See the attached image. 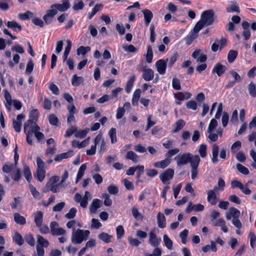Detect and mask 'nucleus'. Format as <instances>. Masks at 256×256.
Returning a JSON list of instances; mask_svg holds the SVG:
<instances>
[{"mask_svg": "<svg viewBox=\"0 0 256 256\" xmlns=\"http://www.w3.org/2000/svg\"><path fill=\"white\" fill-rule=\"evenodd\" d=\"M216 19L214 12L212 10L203 12L200 16V20L195 25L197 30H200L204 26L212 25Z\"/></svg>", "mask_w": 256, "mask_h": 256, "instance_id": "nucleus-1", "label": "nucleus"}, {"mask_svg": "<svg viewBox=\"0 0 256 256\" xmlns=\"http://www.w3.org/2000/svg\"><path fill=\"white\" fill-rule=\"evenodd\" d=\"M90 232L88 230L73 228L71 240L74 244H80L88 240Z\"/></svg>", "mask_w": 256, "mask_h": 256, "instance_id": "nucleus-2", "label": "nucleus"}, {"mask_svg": "<svg viewBox=\"0 0 256 256\" xmlns=\"http://www.w3.org/2000/svg\"><path fill=\"white\" fill-rule=\"evenodd\" d=\"M200 158L198 155H193L190 152H185L182 154H178L174 159L176 160V164L178 166L185 165L188 162L191 163L194 159L198 160Z\"/></svg>", "mask_w": 256, "mask_h": 256, "instance_id": "nucleus-3", "label": "nucleus"}, {"mask_svg": "<svg viewBox=\"0 0 256 256\" xmlns=\"http://www.w3.org/2000/svg\"><path fill=\"white\" fill-rule=\"evenodd\" d=\"M174 174V170L172 168H169L160 174L159 178L164 184H169L168 182L173 178Z\"/></svg>", "mask_w": 256, "mask_h": 256, "instance_id": "nucleus-4", "label": "nucleus"}, {"mask_svg": "<svg viewBox=\"0 0 256 256\" xmlns=\"http://www.w3.org/2000/svg\"><path fill=\"white\" fill-rule=\"evenodd\" d=\"M218 190V186H214L212 190H209L208 192V202L212 206L216 204L219 200L216 194V192Z\"/></svg>", "mask_w": 256, "mask_h": 256, "instance_id": "nucleus-5", "label": "nucleus"}, {"mask_svg": "<svg viewBox=\"0 0 256 256\" xmlns=\"http://www.w3.org/2000/svg\"><path fill=\"white\" fill-rule=\"evenodd\" d=\"M148 243L149 244L154 247L156 248L160 244L162 240L160 237H158L154 230H151L148 234Z\"/></svg>", "mask_w": 256, "mask_h": 256, "instance_id": "nucleus-6", "label": "nucleus"}, {"mask_svg": "<svg viewBox=\"0 0 256 256\" xmlns=\"http://www.w3.org/2000/svg\"><path fill=\"white\" fill-rule=\"evenodd\" d=\"M50 230L52 236L64 235L66 231L63 228L58 227V224L56 222H52L50 224Z\"/></svg>", "mask_w": 256, "mask_h": 256, "instance_id": "nucleus-7", "label": "nucleus"}, {"mask_svg": "<svg viewBox=\"0 0 256 256\" xmlns=\"http://www.w3.org/2000/svg\"><path fill=\"white\" fill-rule=\"evenodd\" d=\"M200 161V158L198 160L194 159L191 163V178L192 180L196 179L198 174V167Z\"/></svg>", "mask_w": 256, "mask_h": 256, "instance_id": "nucleus-8", "label": "nucleus"}, {"mask_svg": "<svg viewBox=\"0 0 256 256\" xmlns=\"http://www.w3.org/2000/svg\"><path fill=\"white\" fill-rule=\"evenodd\" d=\"M156 67L160 74H164L166 72V62L164 60H159L156 63Z\"/></svg>", "mask_w": 256, "mask_h": 256, "instance_id": "nucleus-9", "label": "nucleus"}, {"mask_svg": "<svg viewBox=\"0 0 256 256\" xmlns=\"http://www.w3.org/2000/svg\"><path fill=\"white\" fill-rule=\"evenodd\" d=\"M192 56L196 59L198 62H204L207 60V56L202 53L201 50H196L193 52Z\"/></svg>", "mask_w": 256, "mask_h": 256, "instance_id": "nucleus-10", "label": "nucleus"}, {"mask_svg": "<svg viewBox=\"0 0 256 256\" xmlns=\"http://www.w3.org/2000/svg\"><path fill=\"white\" fill-rule=\"evenodd\" d=\"M102 206V202L98 198L93 200L90 206V214H95L97 210Z\"/></svg>", "mask_w": 256, "mask_h": 256, "instance_id": "nucleus-11", "label": "nucleus"}, {"mask_svg": "<svg viewBox=\"0 0 256 256\" xmlns=\"http://www.w3.org/2000/svg\"><path fill=\"white\" fill-rule=\"evenodd\" d=\"M142 72V78L146 81L149 82L154 78V72L152 69L144 68Z\"/></svg>", "mask_w": 256, "mask_h": 256, "instance_id": "nucleus-12", "label": "nucleus"}, {"mask_svg": "<svg viewBox=\"0 0 256 256\" xmlns=\"http://www.w3.org/2000/svg\"><path fill=\"white\" fill-rule=\"evenodd\" d=\"M70 7V4L68 0H66L61 4H52V8H54L57 11L58 10L62 12L67 10Z\"/></svg>", "mask_w": 256, "mask_h": 256, "instance_id": "nucleus-13", "label": "nucleus"}, {"mask_svg": "<svg viewBox=\"0 0 256 256\" xmlns=\"http://www.w3.org/2000/svg\"><path fill=\"white\" fill-rule=\"evenodd\" d=\"M219 152V147L216 144H214L212 149V162L214 164H216L218 161V156Z\"/></svg>", "mask_w": 256, "mask_h": 256, "instance_id": "nucleus-14", "label": "nucleus"}, {"mask_svg": "<svg viewBox=\"0 0 256 256\" xmlns=\"http://www.w3.org/2000/svg\"><path fill=\"white\" fill-rule=\"evenodd\" d=\"M170 160L166 157V158L162 160L155 162L154 164V166L156 168L164 169L170 165Z\"/></svg>", "mask_w": 256, "mask_h": 256, "instance_id": "nucleus-15", "label": "nucleus"}, {"mask_svg": "<svg viewBox=\"0 0 256 256\" xmlns=\"http://www.w3.org/2000/svg\"><path fill=\"white\" fill-rule=\"evenodd\" d=\"M142 12L144 14V24L146 26H148L153 18V14L150 10L147 9L143 10Z\"/></svg>", "mask_w": 256, "mask_h": 256, "instance_id": "nucleus-16", "label": "nucleus"}, {"mask_svg": "<svg viewBox=\"0 0 256 256\" xmlns=\"http://www.w3.org/2000/svg\"><path fill=\"white\" fill-rule=\"evenodd\" d=\"M200 31L197 30L195 28V26H194L191 33L186 38V42L188 45L190 44L193 40L198 36V32Z\"/></svg>", "mask_w": 256, "mask_h": 256, "instance_id": "nucleus-17", "label": "nucleus"}, {"mask_svg": "<svg viewBox=\"0 0 256 256\" xmlns=\"http://www.w3.org/2000/svg\"><path fill=\"white\" fill-rule=\"evenodd\" d=\"M226 11L228 12H236L239 14L240 10L237 2L235 1L230 2L229 6L226 8Z\"/></svg>", "mask_w": 256, "mask_h": 256, "instance_id": "nucleus-18", "label": "nucleus"}, {"mask_svg": "<svg viewBox=\"0 0 256 256\" xmlns=\"http://www.w3.org/2000/svg\"><path fill=\"white\" fill-rule=\"evenodd\" d=\"M226 66L220 63H217L212 70L213 73H216L218 76H221L226 71Z\"/></svg>", "mask_w": 256, "mask_h": 256, "instance_id": "nucleus-19", "label": "nucleus"}, {"mask_svg": "<svg viewBox=\"0 0 256 256\" xmlns=\"http://www.w3.org/2000/svg\"><path fill=\"white\" fill-rule=\"evenodd\" d=\"M6 25L8 28L16 32H20L22 30L21 26L14 20L8 21Z\"/></svg>", "mask_w": 256, "mask_h": 256, "instance_id": "nucleus-20", "label": "nucleus"}, {"mask_svg": "<svg viewBox=\"0 0 256 256\" xmlns=\"http://www.w3.org/2000/svg\"><path fill=\"white\" fill-rule=\"evenodd\" d=\"M192 96V94L188 92H179L174 94V98L176 100L180 101L188 100Z\"/></svg>", "mask_w": 256, "mask_h": 256, "instance_id": "nucleus-21", "label": "nucleus"}, {"mask_svg": "<svg viewBox=\"0 0 256 256\" xmlns=\"http://www.w3.org/2000/svg\"><path fill=\"white\" fill-rule=\"evenodd\" d=\"M30 128L31 130H28V132H32V134H36V132H40L39 130H40V128L39 126H38L36 122L34 123H30L29 124H27V123H25L24 124V132H26L27 128Z\"/></svg>", "mask_w": 256, "mask_h": 256, "instance_id": "nucleus-22", "label": "nucleus"}, {"mask_svg": "<svg viewBox=\"0 0 256 256\" xmlns=\"http://www.w3.org/2000/svg\"><path fill=\"white\" fill-rule=\"evenodd\" d=\"M34 220L37 227H40L43 222V214L41 211L34 213Z\"/></svg>", "mask_w": 256, "mask_h": 256, "instance_id": "nucleus-23", "label": "nucleus"}, {"mask_svg": "<svg viewBox=\"0 0 256 256\" xmlns=\"http://www.w3.org/2000/svg\"><path fill=\"white\" fill-rule=\"evenodd\" d=\"M73 156V151L70 150L66 152H64L60 154L57 155L54 158V160L56 162H60L63 159L68 158Z\"/></svg>", "mask_w": 256, "mask_h": 256, "instance_id": "nucleus-24", "label": "nucleus"}, {"mask_svg": "<svg viewBox=\"0 0 256 256\" xmlns=\"http://www.w3.org/2000/svg\"><path fill=\"white\" fill-rule=\"evenodd\" d=\"M157 224L160 228H164L166 226V218L160 212H158L157 215Z\"/></svg>", "mask_w": 256, "mask_h": 256, "instance_id": "nucleus-25", "label": "nucleus"}, {"mask_svg": "<svg viewBox=\"0 0 256 256\" xmlns=\"http://www.w3.org/2000/svg\"><path fill=\"white\" fill-rule=\"evenodd\" d=\"M14 220L16 224L19 225H24L26 224V220L24 217L18 212L14 214Z\"/></svg>", "mask_w": 256, "mask_h": 256, "instance_id": "nucleus-26", "label": "nucleus"}, {"mask_svg": "<svg viewBox=\"0 0 256 256\" xmlns=\"http://www.w3.org/2000/svg\"><path fill=\"white\" fill-rule=\"evenodd\" d=\"M38 116V110L36 109L33 110L30 114L29 120L26 123H27V124H29L30 123L36 122Z\"/></svg>", "mask_w": 256, "mask_h": 256, "instance_id": "nucleus-27", "label": "nucleus"}, {"mask_svg": "<svg viewBox=\"0 0 256 256\" xmlns=\"http://www.w3.org/2000/svg\"><path fill=\"white\" fill-rule=\"evenodd\" d=\"M37 238V244L36 246H42V248H48L49 245L50 243L48 241L44 238L42 236L40 235H37L36 236Z\"/></svg>", "mask_w": 256, "mask_h": 256, "instance_id": "nucleus-28", "label": "nucleus"}, {"mask_svg": "<svg viewBox=\"0 0 256 256\" xmlns=\"http://www.w3.org/2000/svg\"><path fill=\"white\" fill-rule=\"evenodd\" d=\"M98 238L105 243H110L112 242V236L107 233L102 232L98 235Z\"/></svg>", "mask_w": 256, "mask_h": 256, "instance_id": "nucleus-29", "label": "nucleus"}, {"mask_svg": "<svg viewBox=\"0 0 256 256\" xmlns=\"http://www.w3.org/2000/svg\"><path fill=\"white\" fill-rule=\"evenodd\" d=\"M84 82V78L82 76H78L76 74L74 75L72 78V84L74 86H79L82 84Z\"/></svg>", "mask_w": 256, "mask_h": 256, "instance_id": "nucleus-30", "label": "nucleus"}, {"mask_svg": "<svg viewBox=\"0 0 256 256\" xmlns=\"http://www.w3.org/2000/svg\"><path fill=\"white\" fill-rule=\"evenodd\" d=\"M126 158L132 160L134 163L139 161V156L133 151H128L126 156Z\"/></svg>", "mask_w": 256, "mask_h": 256, "instance_id": "nucleus-31", "label": "nucleus"}, {"mask_svg": "<svg viewBox=\"0 0 256 256\" xmlns=\"http://www.w3.org/2000/svg\"><path fill=\"white\" fill-rule=\"evenodd\" d=\"M214 226H220L222 230L224 232H228V227L226 226V222L222 218H220L216 221L214 223Z\"/></svg>", "mask_w": 256, "mask_h": 256, "instance_id": "nucleus-32", "label": "nucleus"}, {"mask_svg": "<svg viewBox=\"0 0 256 256\" xmlns=\"http://www.w3.org/2000/svg\"><path fill=\"white\" fill-rule=\"evenodd\" d=\"M13 241L18 245L22 246L24 242L22 235L18 232H16L12 236Z\"/></svg>", "mask_w": 256, "mask_h": 256, "instance_id": "nucleus-33", "label": "nucleus"}, {"mask_svg": "<svg viewBox=\"0 0 256 256\" xmlns=\"http://www.w3.org/2000/svg\"><path fill=\"white\" fill-rule=\"evenodd\" d=\"M136 76L134 75H132L130 76L129 80H128L126 88L125 90L126 92L130 93L132 90V88L134 86V82L135 80Z\"/></svg>", "mask_w": 256, "mask_h": 256, "instance_id": "nucleus-34", "label": "nucleus"}, {"mask_svg": "<svg viewBox=\"0 0 256 256\" xmlns=\"http://www.w3.org/2000/svg\"><path fill=\"white\" fill-rule=\"evenodd\" d=\"M86 168V164H84L81 165L78 169V172L77 174L76 183L77 184L80 180L82 178V176L84 174V172Z\"/></svg>", "mask_w": 256, "mask_h": 256, "instance_id": "nucleus-35", "label": "nucleus"}, {"mask_svg": "<svg viewBox=\"0 0 256 256\" xmlns=\"http://www.w3.org/2000/svg\"><path fill=\"white\" fill-rule=\"evenodd\" d=\"M202 250L204 252H206L210 250H211L214 252H216L217 250V248L216 243L214 241H211L210 245H206L204 246H203L202 247Z\"/></svg>", "mask_w": 256, "mask_h": 256, "instance_id": "nucleus-36", "label": "nucleus"}, {"mask_svg": "<svg viewBox=\"0 0 256 256\" xmlns=\"http://www.w3.org/2000/svg\"><path fill=\"white\" fill-rule=\"evenodd\" d=\"M186 124V122L182 120H178L175 124V128L172 132L176 133L182 130Z\"/></svg>", "mask_w": 256, "mask_h": 256, "instance_id": "nucleus-37", "label": "nucleus"}, {"mask_svg": "<svg viewBox=\"0 0 256 256\" xmlns=\"http://www.w3.org/2000/svg\"><path fill=\"white\" fill-rule=\"evenodd\" d=\"M141 90L139 88L136 89L133 94L132 98V104L133 106L137 105L138 100L140 96Z\"/></svg>", "mask_w": 256, "mask_h": 256, "instance_id": "nucleus-38", "label": "nucleus"}, {"mask_svg": "<svg viewBox=\"0 0 256 256\" xmlns=\"http://www.w3.org/2000/svg\"><path fill=\"white\" fill-rule=\"evenodd\" d=\"M102 7V4H96L92 8V12L88 14V18L90 20Z\"/></svg>", "mask_w": 256, "mask_h": 256, "instance_id": "nucleus-39", "label": "nucleus"}, {"mask_svg": "<svg viewBox=\"0 0 256 256\" xmlns=\"http://www.w3.org/2000/svg\"><path fill=\"white\" fill-rule=\"evenodd\" d=\"M163 240L166 248L171 250L172 248L173 242L170 238L165 234L163 236Z\"/></svg>", "mask_w": 256, "mask_h": 256, "instance_id": "nucleus-40", "label": "nucleus"}, {"mask_svg": "<svg viewBox=\"0 0 256 256\" xmlns=\"http://www.w3.org/2000/svg\"><path fill=\"white\" fill-rule=\"evenodd\" d=\"M248 91L250 96L253 98L256 96V86L252 82L248 86Z\"/></svg>", "mask_w": 256, "mask_h": 256, "instance_id": "nucleus-41", "label": "nucleus"}, {"mask_svg": "<svg viewBox=\"0 0 256 256\" xmlns=\"http://www.w3.org/2000/svg\"><path fill=\"white\" fill-rule=\"evenodd\" d=\"M24 174L28 182H30L32 180V176L30 168L29 166L26 165L24 166Z\"/></svg>", "mask_w": 256, "mask_h": 256, "instance_id": "nucleus-42", "label": "nucleus"}, {"mask_svg": "<svg viewBox=\"0 0 256 256\" xmlns=\"http://www.w3.org/2000/svg\"><path fill=\"white\" fill-rule=\"evenodd\" d=\"M36 176L39 182H42L46 177V170L36 169Z\"/></svg>", "mask_w": 256, "mask_h": 256, "instance_id": "nucleus-43", "label": "nucleus"}, {"mask_svg": "<svg viewBox=\"0 0 256 256\" xmlns=\"http://www.w3.org/2000/svg\"><path fill=\"white\" fill-rule=\"evenodd\" d=\"M238 52L235 50H230L228 55V60L230 63H232L236 58Z\"/></svg>", "mask_w": 256, "mask_h": 256, "instance_id": "nucleus-44", "label": "nucleus"}, {"mask_svg": "<svg viewBox=\"0 0 256 256\" xmlns=\"http://www.w3.org/2000/svg\"><path fill=\"white\" fill-rule=\"evenodd\" d=\"M108 136L110 138L112 144H114L117 142L116 130L115 128H112L109 132Z\"/></svg>", "mask_w": 256, "mask_h": 256, "instance_id": "nucleus-45", "label": "nucleus"}, {"mask_svg": "<svg viewBox=\"0 0 256 256\" xmlns=\"http://www.w3.org/2000/svg\"><path fill=\"white\" fill-rule=\"evenodd\" d=\"M37 168L38 170H45L46 168V164L40 156H37L36 159Z\"/></svg>", "mask_w": 256, "mask_h": 256, "instance_id": "nucleus-46", "label": "nucleus"}, {"mask_svg": "<svg viewBox=\"0 0 256 256\" xmlns=\"http://www.w3.org/2000/svg\"><path fill=\"white\" fill-rule=\"evenodd\" d=\"M178 58V54L177 52L174 54L170 58H167L166 62H168V67L171 68L175 62L177 60Z\"/></svg>", "mask_w": 256, "mask_h": 256, "instance_id": "nucleus-47", "label": "nucleus"}, {"mask_svg": "<svg viewBox=\"0 0 256 256\" xmlns=\"http://www.w3.org/2000/svg\"><path fill=\"white\" fill-rule=\"evenodd\" d=\"M91 198V194L88 191H86L84 196L82 198L83 200L81 204V206L83 208H86L88 204V200Z\"/></svg>", "mask_w": 256, "mask_h": 256, "instance_id": "nucleus-48", "label": "nucleus"}, {"mask_svg": "<svg viewBox=\"0 0 256 256\" xmlns=\"http://www.w3.org/2000/svg\"><path fill=\"white\" fill-rule=\"evenodd\" d=\"M60 184V183L57 184H54L51 186H50V188H46V187H44L43 192H48L50 191H51L54 193H56L59 191L58 186Z\"/></svg>", "mask_w": 256, "mask_h": 256, "instance_id": "nucleus-49", "label": "nucleus"}, {"mask_svg": "<svg viewBox=\"0 0 256 256\" xmlns=\"http://www.w3.org/2000/svg\"><path fill=\"white\" fill-rule=\"evenodd\" d=\"M18 16L20 19L24 20L32 18L34 14L30 11H26L24 13L20 14Z\"/></svg>", "mask_w": 256, "mask_h": 256, "instance_id": "nucleus-50", "label": "nucleus"}, {"mask_svg": "<svg viewBox=\"0 0 256 256\" xmlns=\"http://www.w3.org/2000/svg\"><path fill=\"white\" fill-rule=\"evenodd\" d=\"M153 58V52L152 48L148 46L147 48V52L146 54V60L148 63H151Z\"/></svg>", "mask_w": 256, "mask_h": 256, "instance_id": "nucleus-51", "label": "nucleus"}, {"mask_svg": "<svg viewBox=\"0 0 256 256\" xmlns=\"http://www.w3.org/2000/svg\"><path fill=\"white\" fill-rule=\"evenodd\" d=\"M89 131V128H86L85 130L79 131L77 130L76 132V134H74V136L76 138H83L86 136Z\"/></svg>", "mask_w": 256, "mask_h": 256, "instance_id": "nucleus-52", "label": "nucleus"}, {"mask_svg": "<svg viewBox=\"0 0 256 256\" xmlns=\"http://www.w3.org/2000/svg\"><path fill=\"white\" fill-rule=\"evenodd\" d=\"M24 240L30 246H34L35 244V240L31 234H27L24 236Z\"/></svg>", "mask_w": 256, "mask_h": 256, "instance_id": "nucleus-53", "label": "nucleus"}, {"mask_svg": "<svg viewBox=\"0 0 256 256\" xmlns=\"http://www.w3.org/2000/svg\"><path fill=\"white\" fill-rule=\"evenodd\" d=\"M60 180V177L57 176H52L48 182L46 183V185L44 187L50 188V186L54 185L56 182H57Z\"/></svg>", "mask_w": 256, "mask_h": 256, "instance_id": "nucleus-54", "label": "nucleus"}, {"mask_svg": "<svg viewBox=\"0 0 256 256\" xmlns=\"http://www.w3.org/2000/svg\"><path fill=\"white\" fill-rule=\"evenodd\" d=\"M218 123L216 118H212L209 124L208 128V132H213L214 130L217 127Z\"/></svg>", "mask_w": 256, "mask_h": 256, "instance_id": "nucleus-55", "label": "nucleus"}, {"mask_svg": "<svg viewBox=\"0 0 256 256\" xmlns=\"http://www.w3.org/2000/svg\"><path fill=\"white\" fill-rule=\"evenodd\" d=\"M242 146V142L240 141H236L234 142L231 146V152L232 154H235L238 151Z\"/></svg>", "mask_w": 256, "mask_h": 256, "instance_id": "nucleus-56", "label": "nucleus"}, {"mask_svg": "<svg viewBox=\"0 0 256 256\" xmlns=\"http://www.w3.org/2000/svg\"><path fill=\"white\" fill-rule=\"evenodd\" d=\"M90 50V48L89 46H80L77 49V54L78 55L82 54L85 56L86 54Z\"/></svg>", "mask_w": 256, "mask_h": 256, "instance_id": "nucleus-57", "label": "nucleus"}, {"mask_svg": "<svg viewBox=\"0 0 256 256\" xmlns=\"http://www.w3.org/2000/svg\"><path fill=\"white\" fill-rule=\"evenodd\" d=\"M84 4L82 1L80 0L78 2H74L72 6L73 10L75 11L81 10L84 8Z\"/></svg>", "mask_w": 256, "mask_h": 256, "instance_id": "nucleus-58", "label": "nucleus"}, {"mask_svg": "<svg viewBox=\"0 0 256 256\" xmlns=\"http://www.w3.org/2000/svg\"><path fill=\"white\" fill-rule=\"evenodd\" d=\"M236 167L238 172L243 174L247 175L250 172L248 170L240 164H238Z\"/></svg>", "mask_w": 256, "mask_h": 256, "instance_id": "nucleus-59", "label": "nucleus"}, {"mask_svg": "<svg viewBox=\"0 0 256 256\" xmlns=\"http://www.w3.org/2000/svg\"><path fill=\"white\" fill-rule=\"evenodd\" d=\"M77 210L75 208H72L70 209L68 212L65 214V218L68 219H72L76 216Z\"/></svg>", "mask_w": 256, "mask_h": 256, "instance_id": "nucleus-60", "label": "nucleus"}, {"mask_svg": "<svg viewBox=\"0 0 256 256\" xmlns=\"http://www.w3.org/2000/svg\"><path fill=\"white\" fill-rule=\"evenodd\" d=\"M188 234V230L186 229L184 230L180 234V237L182 240V242L184 244H186L187 241V236Z\"/></svg>", "mask_w": 256, "mask_h": 256, "instance_id": "nucleus-61", "label": "nucleus"}, {"mask_svg": "<svg viewBox=\"0 0 256 256\" xmlns=\"http://www.w3.org/2000/svg\"><path fill=\"white\" fill-rule=\"evenodd\" d=\"M206 145L205 144H202L200 146L198 152L202 158H204L206 156Z\"/></svg>", "mask_w": 256, "mask_h": 256, "instance_id": "nucleus-62", "label": "nucleus"}, {"mask_svg": "<svg viewBox=\"0 0 256 256\" xmlns=\"http://www.w3.org/2000/svg\"><path fill=\"white\" fill-rule=\"evenodd\" d=\"M250 238V244L252 248L256 246V236L252 232H250L248 234Z\"/></svg>", "mask_w": 256, "mask_h": 256, "instance_id": "nucleus-63", "label": "nucleus"}, {"mask_svg": "<svg viewBox=\"0 0 256 256\" xmlns=\"http://www.w3.org/2000/svg\"><path fill=\"white\" fill-rule=\"evenodd\" d=\"M48 120L50 124L54 126H58V119L54 114H51L49 116Z\"/></svg>", "mask_w": 256, "mask_h": 256, "instance_id": "nucleus-64", "label": "nucleus"}]
</instances>
